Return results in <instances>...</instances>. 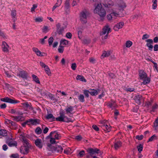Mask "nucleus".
I'll list each match as a JSON object with an SVG mask.
<instances>
[{
    "label": "nucleus",
    "mask_w": 158,
    "mask_h": 158,
    "mask_svg": "<svg viewBox=\"0 0 158 158\" xmlns=\"http://www.w3.org/2000/svg\"><path fill=\"white\" fill-rule=\"evenodd\" d=\"M94 13L98 14L102 18L105 16L106 15V11L105 10L102 8L101 3L97 4L94 10Z\"/></svg>",
    "instance_id": "1"
},
{
    "label": "nucleus",
    "mask_w": 158,
    "mask_h": 158,
    "mask_svg": "<svg viewBox=\"0 0 158 158\" xmlns=\"http://www.w3.org/2000/svg\"><path fill=\"white\" fill-rule=\"evenodd\" d=\"M101 126L106 132H109L111 131V126L109 124H108L107 121H102L101 123Z\"/></svg>",
    "instance_id": "2"
},
{
    "label": "nucleus",
    "mask_w": 158,
    "mask_h": 158,
    "mask_svg": "<svg viewBox=\"0 0 158 158\" xmlns=\"http://www.w3.org/2000/svg\"><path fill=\"white\" fill-rule=\"evenodd\" d=\"M87 12L86 11H82L81 12L80 15V20L82 23H85L87 22Z\"/></svg>",
    "instance_id": "3"
},
{
    "label": "nucleus",
    "mask_w": 158,
    "mask_h": 158,
    "mask_svg": "<svg viewBox=\"0 0 158 158\" xmlns=\"http://www.w3.org/2000/svg\"><path fill=\"white\" fill-rule=\"evenodd\" d=\"M31 146L30 144L25 145L20 147V152L23 154H27L29 152L30 147Z\"/></svg>",
    "instance_id": "4"
},
{
    "label": "nucleus",
    "mask_w": 158,
    "mask_h": 158,
    "mask_svg": "<svg viewBox=\"0 0 158 158\" xmlns=\"http://www.w3.org/2000/svg\"><path fill=\"white\" fill-rule=\"evenodd\" d=\"M51 136V137H52L56 140H58L60 139L61 136L60 134L56 131H54L51 132L49 135L47 136V138L50 137Z\"/></svg>",
    "instance_id": "5"
},
{
    "label": "nucleus",
    "mask_w": 158,
    "mask_h": 158,
    "mask_svg": "<svg viewBox=\"0 0 158 158\" xmlns=\"http://www.w3.org/2000/svg\"><path fill=\"white\" fill-rule=\"evenodd\" d=\"M6 143L10 147H12L17 146V143L12 138L8 137L6 138Z\"/></svg>",
    "instance_id": "6"
},
{
    "label": "nucleus",
    "mask_w": 158,
    "mask_h": 158,
    "mask_svg": "<svg viewBox=\"0 0 158 158\" xmlns=\"http://www.w3.org/2000/svg\"><path fill=\"white\" fill-rule=\"evenodd\" d=\"M1 100L3 102L10 103L11 104H16L19 102V101L15 99L6 97L1 99Z\"/></svg>",
    "instance_id": "7"
},
{
    "label": "nucleus",
    "mask_w": 158,
    "mask_h": 158,
    "mask_svg": "<svg viewBox=\"0 0 158 158\" xmlns=\"http://www.w3.org/2000/svg\"><path fill=\"white\" fill-rule=\"evenodd\" d=\"M119 14L117 13L113 12L108 15L107 16V18L109 21H112L116 19V17L118 16Z\"/></svg>",
    "instance_id": "8"
},
{
    "label": "nucleus",
    "mask_w": 158,
    "mask_h": 158,
    "mask_svg": "<svg viewBox=\"0 0 158 158\" xmlns=\"http://www.w3.org/2000/svg\"><path fill=\"white\" fill-rule=\"evenodd\" d=\"M35 145L40 149H41L44 145L43 142L41 139L37 138L35 140Z\"/></svg>",
    "instance_id": "9"
},
{
    "label": "nucleus",
    "mask_w": 158,
    "mask_h": 158,
    "mask_svg": "<svg viewBox=\"0 0 158 158\" xmlns=\"http://www.w3.org/2000/svg\"><path fill=\"white\" fill-rule=\"evenodd\" d=\"M100 150L97 148H89L87 149V152L90 155H92L96 153H98Z\"/></svg>",
    "instance_id": "10"
},
{
    "label": "nucleus",
    "mask_w": 158,
    "mask_h": 158,
    "mask_svg": "<svg viewBox=\"0 0 158 158\" xmlns=\"http://www.w3.org/2000/svg\"><path fill=\"white\" fill-rule=\"evenodd\" d=\"M17 75L20 77L26 79L27 78V73L24 71H20L17 73Z\"/></svg>",
    "instance_id": "11"
},
{
    "label": "nucleus",
    "mask_w": 158,
    "mask_h": 158,
    "mask_svg": "<svg viewBox=\"0 0 158 158\" xmlns=\"http://www.w3.org/2000/svg\"><path fill=\"white\" fill-rule=\"evenodd\" d=\"M2 51L6 52H7L9 51V46L5 41H3L2 44Z\"/></svg>",
    "instance_id": "12"
},
{
    "label": "nucleus",
    "mask_w": 158,
    "mask_h": 158,
    "mask_svg": "<svg viewBox=\"0 0 158 158\" xmlns=\"http://www.w3.org/2000/svg\"><path fill=\"white\" fill-rule=\"evenodd\" d=\"M110 32V28L108 24H106L103 28L102 31V35H105L106 34H108Z\"/></svg>",
    "instance_id": "13"
},
{
    "label": "nucleus",
    "mask_w": 158,
    "mask_h": 158,
    "mask_svg": "<svg viewBox=\"0 0 158 158\" xmlns=\"http://www.w3.org/2000/svg\"><path fill=\"white\" fill-rule=\"evenodd\" d=\"M146 41L147 43L146 45L148 48V49L152 51L153 47V46L152 45L153 43V40L152 39H149L147 40Z\"/></svg>",
    "instance_id": "14"
},
{
    "label": "nucleus",
    "mask_w": 158,
    "mask_h": 158,
    "mask_svg": "<svg viewBox=\"0 0 158 158\" xmlns=\"http://www.w3.org/2000/svg\"><path fill=\"white\" fill-rule=\"evenodd\" d=\"M20 138L22 140L23 142L25 145L30 144L28 142V140L27 139L26 135L25 134H22L20 135Z\"/></svg>",
    "instance_id": "15"
},
{
    "label": "nucleus",
    "mask_w": 158,
    "mask_h": 158,
    "mask_svg": "<svg viewBox=\"0 0 158 158\" xmlns=\"http://www.w3.org/2000/svg\"><path fill=\"white\" fill-rule=\"evenodd\" d=\"M64 118V114L63 113L60 112V116L56 118L55 119L56 121L60 122H67L66 120H65Z\"/></svg>",
    "instance_id": "16"
},
{
    "label": "nucleus",
    "mask_w": 158,
    "mask_h": 158,
    "mask_svg": "<svg viewBox=\"0 0 158 158\" xmlns=\"http://www.w3.org/2000/svg\"><path fill=\"white\" fill-rule=\"evenodd\" d=\"M139 75L140 79H143L148 77L147 73L143 70H140L139 71Z\"/></svg>",
    "instance_id": "17"
},
{
    "label": "nucleus",
    "mask_w": 158,
    "mask_h": 158,
    "mask_svg": "<svg viewBox=\"0 0 158 158\" xmlns=\"http://www.w3.org/2000/svg\"><path fill=\"white\" fill-rule=\"evenodd\" d=\"M10 112L12 114L19 115H21L23 114V113L21 112L19 110L17 109H11L10 111Z\"/></svg>",
    "instance_id": "18"
},
{
    "label": "nucleus",
    "mask_w": 158,
    "mask_h": 158,
    "mask_svg": "<svg viewBox=\"0 0 158 158\" xmlns=\"http://www.w3.org/2000/svg\"><path fill=\"white\" fill-rule=\"evenodd\" d=\"M124 23L123 22H120L117 24L114 27V29L115 31H118L119 29L122 28Z\"/></svg>",
    "instance_id": "19"
},
{
    "label": "nucleus",
    "mask_w": 158,
    "mask_h": 158,
    "mask_svg": "<svg viewBox=\"0 0 158 158\" xmlns=\"http://www.w3.org/2000/svg\"><path fill=\"white\" fill-rule=\"evenodd\" d=\"M107 106L112 109H114L117 106V105L114 101H111L108 103Z\"/></svg>",
    "instance_id": "20"
},
{
    "label": "nucleus",
    "mask_w": 158,
    "mask_h": 158,
    "mask_svg": "<svg viewBox=\"0 0 158 158\" xmlns=\"http://www.w3.org/2000/svg\"><path fill=\"white\" fill-rule=\"evenodd\" d=\"M142 97L141 95H138L134 97V99L136 103L140 104L141 103V100L142 99Z\"/></svg>",
    "instance_id": "21"
},
{
    "label": "nucleus",
    "mask_w": 158,
    "mask_h": 158,
    "mask_svg": "<svg viewBox=\"0 0 158 158\" xmlns=\"http://www.w3.org/2000/svg\"><path fill=\"white\" fill-rule=\"evenodd\" d=\"M32 50L38 56H44V55L42 54V52L39 50L37 48H32Z\"/></svg>",
    "instance_id": "22"
},
{
    "label": "nucleus",
    "mask_w": 158,
    "mask_h": 158,
    "mask_svg": "<svg viewBox=\"0 0 158 158\" xmlns=\"http://www.w3.org/2000/svg\"><path fill=\"white\" fill-rule=\"evenodd\" d=\"M63 150V148L60 146L57 145L55 148L54 151L56 152L61 153Z\"/></svg>",
    "instance_id": "23"
},
{
    "label": "nucleus",
    "mask_w": 158,
    "mask_h": 158,
    "mask_svg": "<svg viewBox=\"0 0 158 158\" xmlns=\"http://www.w3.org/2000/svg\"><path fill=\"white\" fill-rule=\"evenodd\" d=\"M122 143L120 141H115L114 143V147L115 149L117 150L121 147Z\"/></svg>",
    "instance_id": "24"
},
{
    "label": "nucleus",
    "mask_w": 158,
    "mask_h": 158,
    "mask_svg": "<svg viewBox=\"0 0 158 158\" xmlns=\"http://www.w3.org/2000/svg\"><path fill=\"white\" fill-rule=\"evenodd\" d=\"M46 118L48 119H51L52 122L55 120L54 117L51 114H48L46 116Z\"/></svg>",
    "instance_id": "25"
},
{
    "label": "nucleus",
    "mask_w": 158,
    "mask_h": 158,
    "mask_svg": "<svg viewBox=\"0 0 158 158\" xmlns=\"http://www.w3.org/2000/svg\"><path fill=\"white\" fill-rule=\"evenodd\" d=\"M29 121L30 122L31 124L33 125L39 124V120L37 119H32L31 118L29 119Z\"/></svg>",
    "instance_id": "26"
},
{
    "label": "nucleus",
    "mask_w": 158,
    "mask_h": 158,
    "mask_svg": "<svg viewBox=\"0 0 158 158\" xmlns=\"http://www.w3.org/2000/svg\"><path fill=\"white\" fill-rule=\"evenodd\" d=\"M65 111L67 114L70 113L73 110V107L72 106H68L65 109Z\"/></svg>",
    "instance_id": "27"
},
{
    "label": "nucleus",
    "mask_w": 158,
    "mask_h": 158,
    "mask_svg": "<svg viewBox=\"0 0 158 158\" xmlns=\"http://www.w3.org/2000/svg\"><path fill=\"white\" fill-rule=\"evenodd\" d=\"M110 52L109 51H104L103 52V53L102 55V58H104L106 57L109 56L110 55Z\"/></svg>",
    "instance_id": "28"
},
{
    "label": "nucleus",
    "mask_w": 158,
    "mask_h": 158,
    "mask_svg": "<svg viewBox=\"0 0 158 158\" xmlns=\"http://www.w3.org/2000/svg\"><path fill=\"white\" fill-rule=\"evenodd\" d=\"M7 135V131L5 130L1 129L0 130V135L6 136Z\"/></svg>",
    "instance_id": "29"
},
{
    "label": "nucleus",
    "mask_w": 158,
    "mask_h": 158,
    "mask_svg": "<svg viewBox=\"0 0 158 158\" xmlns=\"http://www.w3.org/2000/svg\"><path fill=\"white\" fill-rule=\"evenodd\" d=\"M89 94L92 96H96L98 95V93L97 90L93 89L89 90Z\"/></svg>",
    "instance_id": "30"
},
{
    "label": "nucleus",
    "mask_w": 158,
    "mask_h": 158,
    "mask_svg": "<svg viewBox=\"0 0 158 158\" xmlns=\"http://www.w3.org/2000/svg\"><path fill=\"white\" fill-rule=\"evenodd\" d=\"M78 99L80 102H83L85 101V97L83 94H80L78 96Z\"/></svg>",
    "instance_id": "31"
},
{
    "label": "nucleus",
    "mask_w": 158,
    "mask_h": 158,
    "mask_svg": "<svg viewBox=\"0 0 158 158\" xmlns=\"http://www.w3.org/2000/svg\"><path fill=\"white\" fill-rule=\"evenodd\" d=\"M76 79L77 80H80L82 81L86 82V80L82 76L78 75L76 77Z\"/></svg>",
    "instance_id": "32"
},
{
    "label": "nucleus",
    "mask_w": 158,
    "mask_h": 158,
    "mask_svg": "<svg viewBox=\"0 0 158 158\" xmlns=\"http://www.w3.org/2000/svg\"><path fill=\"white\" fill-rule=\"evenodd\" d=\"M46 140L49 139L50 142L52 144H54L56 143V139L50 136V137L47 138V136L46 138Z\"/></svg>",
    "instance_id": "33"
},
{
    "label": "nucleus",
    "mask_w": 158,
    "mask_h": 158,
    "mask_svg": "<svg viewBox=\"0 0 158 158\" xmlns=\"http://www.w3.org/2000/svg\"><path fill=\"white\" fill-rule=\"evenodd\" d=\"M32 77L34 81L38 84H39L40 83L39 80L37 76L34 75H32Z\"/></svg>",
    "instance_id": "34"
},
{
    "label": "nucleus",
    "mask_w": 158,
    "mask_h": 158,
    "mask_svg": "<svg viewBox=\"0 0 158 158\" xmlns=\"http://www.w3.org/2000/svg\"><path fill=\"white\" fill-rule=\"evenodd\" d=\"M11 15L12 16V19L14 22H15L16 20L15 17L16 16V13L15 10H13L11 13Z\"/></svg>",
    "instance_id": "35"
},
{
    "label": "nucleus",
    "mask_w": 158,
    "mask_h": 158,
    "mask_svg": "<svg viewBox=\"0 0 158 158\" xmlns=\"http://www.w3.org/2000/svg\"><path fill=\"white\" fill-rule=\"evenodd\" d=\"M143 80V81L142 83L144 85H146L147 84H148L150 81V79L148 78V77L145 78H144Z\"/></svg>",
    "instance_id": "36"
},
{
    "label": "nucleus",
    "mask_w": 158,
    "mask_h": 158,
    "mask_svg": "<svg viewBox=\"0 0 158 158\" xmlns=\"http://www.w3.org/2000/svg\"><path fill=\"white\" fill-rule=\"evenodd\" d=\"M14 120L17 121H19L22 120L23 117L21 116H14L13 117Z\"/></svg>",
    "instance_id": "37"
},
{
    "label": "nucleus",
    "mask_w": 158,
    "mask_h": 158,
    "mask_svg": "<svg viewBox=\"0 0 158 158\" xmlns=\"http://www.w3.org/2000/svg\"><path fill=\"white\" fill-rule=\"evenodd\" d=\"M5 123L8 124H11L12 126H15V124L14 122L8 119L6 120Z\"/></svg>",
    "instance_id": "38"
},
{
    "label": "nucleus",
    "mask_w": 158,
    "mask_h": 158,
    "mask_svg": "<svg viewBox=\"0 0 158 158\" xmlns=\"http://www.w3.org/2000/svg\"><path fill=\"white\" fill-rule=\"evenodd\" d=\"M69 42L68 40L65 39H63L61 40L60 41V44H63L64 45H66L68 44Z\"/></svg>",
    "instance_id": "39"
},
{
    "label": "nucleus",
    "mask_w": 158,
    "mask_h": 158,
    "mask_svg": "<svg viewBox=\"0 0 158 158\" xmlns=\"http://www.w3.org/2000/svg\"><path fill=\"white\" fill-rule=\"evenodd\" d=\"M126 7L125 3L123 2H121L120 4L119 5V7L121 9L125 8Z\"/></svg>",
    "instance_id": "40"
},
{
    "label": "nucleus",
    "mask_w": 158,
    "mask_h": 158,
    "mask_svg": "<svg viewBox=\"0 0 158 158\" xmlns=\"http://www.w3.org/2000/svg\"><path fill=\"white\" fill-rule=\"evenodd\" d=\"M45 68V70L47 74L48 75L50 76L51 75V73L50 71V70L49 69V68L47 66Z\"/></svg>",
    "instance_id": "41"
},
{
    "label": "nucleus",
    "mask_w": 158,
    "mask_h": 158,
    "mask_svg": "<svg viewBox=\"0 0 158 158\" xmlns=\"http://www.w3.org/2000/svg\"><path fill=\"white\" fill-rule=\"evenodd\" d=\"M42 132V130L40 127H37L35 130V132L38 135L40 134Z\"/></svg>",
    "instance_id": "42"
},
{
    "label": "nucleus",
    "mask_w": 158,
    "mask_h": 158,
    "mask_svg": "<svg viewBox=\"0 0 158 158\" xmlns=\"http://www.w3.org/2000/svg\"><path fill=\"white\" fill-rule=\"evenodd\" d=\"M83 93L86 97L88 98L89 97V90H84Z\"/></svg>",
    "instance_id": "43"
},
{
    "label": "nucleus",
    "mask_w": 158,
    "mask_h": 158,
    "mask_svg": "<svg viewBox=\"0 0 158 158\" xmlns=\"http://www.w3.org/2000/svg\"><path fill=\"white\" fill-rule=\"evenodd\" d=\"M132 44V42L129 40L127 41L126 43V46L127 48H130Z\"/></svg>",
    "instance_id": "44"
},
{
    "label": "nucleus",
    "mask_w": 158,
    "mask_h": 158,
    "mask_svg": "<svg viewBox=\"0 0 158 158\" xmlns=\"http://www.w3.org/2000/svg\"><path fill=\"white\" fill-rule=\"evenodd\" d=\"M157 137L156 135H154L150 138L148 141V142L152 141L154 140V139H156Z\"/></svg>",
    "instance_id": "45"
},
{
    "label": "nucleus",
    "mask_w": 158,
    "mask_h": 158,
    "mask_svg": "<svg viewBox=\"0 0 158 158\" xmlns=\"http://www.w3.org/2000/svg\"><path fill=\"white\" fill-rule=\"evenodd\" d=\"M64 28L63 27L61 28L60 29H57V32L59 35L61 34L64 31Z\"/></svg>",
    "instance_id": "46"
},
{
    "label": "nucleus",
    "mask_w": 158,
    "mask_h": 158,
    "mask_svg": "<svg viewBox=\"0 0 158 158\" xmlns=\"http://www.w3.org/2000/svg\"><path fill=\"white\" fill-rule=\"evenodd\" d=\"M54 39L53 37H50L48 39V42L50 46L52 44L53 41Z\"/></svg>",
    "instance_id": "47"
},
{
    "label": "nucleus",
    "mask_w": 158,
    "mask_h": 158,
    "mask_svg": "<svg viewBox=\"0 0 158 158\" xmlns=\"http://www.w3.org/2000/svg\"><path fill=\"white\" fill-rule=\"evenodd\" d=\"M30 103H28L27 102H25L22 103L21 104L24 108H27L29 106V105H30Z\"/></svg>",
    "instance_id": "48"
},
{
    "label": "nucleus",
    "mask_w": 158,
    "mask_h": 158,
    "mask_svg": "<svg viewBox=\"0 0 158 158\" xmlns=\"http://www.w3.org/2000/svg\"><path fill=\"white\" fill-rule=\"evenodd\" d=\"M43 20V18L40 17H38L35 19V21L36 22H40Z\"/></svg>",
    "instance_id": "49"
},
{
    "label": "nucleus",
    "mask_w": 158,
    "mask_h": 158,
    "mask_svg": "<svg viewBox=\"0 0 158 158\" xmlns=\"http://www.w3.org/2000/svg\"><path fill=\"white\" fill-rule=\"evenodd\" d=\"M152 109L151 111H154L155 110L158 108V105L157 104H155L152 106Z\"/></svg>",
    "instance_id": "50"
},
{
    "label": "nucleus",
    "mask_w": 158,
    "mask_h": 158,
    "mask_svg": "<svg viewBox=\"0 0 158 158\" xmlns=\"http://www.w3.org/2000/svg\"><path fill=\"white\" fill-rule=\"evenodd\" d=\"M58 51L60 53H63L64 51L63 47L62 46L61 44H60L59 47L58 49Z\"/></svg>",
    "instance_id": "51"
},
{
    "label": "nucleus",
    "mask_w": 158,
    "mask_h": 158,
    "mask_svg": "<svg viewBox=\"0 0 158 158\" xmlns=\"http://www.w3.org/2000/svg\"><path fill=\"white\" fill-rule=\"evenodd\" d=\"M69 6V0H66L65 2V7L68 9Z\"/></svg>",
    "instance_id": "52"
},
{
    "label": "nucleus",
    "mask_w": 158,
    "mask_h": 158,
    "mask_svg": "<svg viewBox=\"0 0 158 158\" xmlns=\"http://www.w3.org/2000/svg\"><path fill=\"white\" fill-rule=\"evenodd\" d=\"M138 151L140 152L143 150V146L141 144H140L137 147Z\"/></svg>",
    "instance_id": "53"
},
{
    "label": "nucleus",
    "mask_w": 158,
    "mask_h": 158,
    "mask_svg": "<svg viewBox=\"0 0 158 158\" xmlns=\"http://www.w3.org/2000/svg\"><path fill=\"white\" fill-rule=\"evenodd\" d=\"M71 68L73 70H75L77 68L76 64L75 63L72 64L71 66Z\"/></svg>",
    "instance_id": "54"
},
{
    "label": "nucleus",
    "mask_w": 158,
    "mask_h": 158,
    "mask_svg": "<svg viewBox=\"0 0 158 158\" xmlns=\"http://www.w3.org/2000/svg\"><path fill=\"white\" fill-rule=\"evenodd\" d=\"M85 154V151L82 150L80 151L78 154V156L81 157H83Z\"/></svg>",
    "instance_id": "55"
},
{
    "label": "nucleus",
    "mask_w": 158,
    "mask_h": 158,
    "mask_svg": "<svg viewBox=\"0 0 158 158\" xmlns=\"http://www.w3.org/2000/svg\"><path fill=\"white\" fill-rule=\"evenodd\" d=\"M134 89L132 88H128L125 89L126 91L127 92H132L134 91Z\"/></svg>",
    "instance_id": "56"
},
{
    "label": "nucleus",
    "mask_w": 158,
    "mask_h": 158,
    "mask_svg": "<svg viewBox=\"0 0 158 158\" xmlns=\"http://www.w3.org/2000/svg\"><path fill=\"white\" fill-rule=\"evenodd\" d=\"M48 27L47 26H44L43 29V32L44 33H46L48 31Z\"/></svg>",
    "instance_id": "57"
},
{
    "label": "nucleus",
    "mask_w": 158,
    "mask_h": 158,
    "mask_svg": "<svg viewBox=\"0 0 158 158\" xmlns=\"http://www.w3.org/2000/svg\"><path fill=\"white\" fill-rule=\"evenodd\" d=\"M72 35L71 33L69 32L66 33V36L67 38L71 39L72 37Z\"/></svg>",
    "instance_id": "58"
},
{
    "label": "nucleus",
    "mask_w": 158,
    "mask_h": 158,
    "mask_svg": "<svg viewBox=\"0 0 158 158\" xmlns=\"http://www.w3.org/2000/svg\"><path fill=\"white\" fill-rule=\"evenodd\" d=\"M143 137V135H137L136 136V138L137 139H138L139 140H141L142 139Z\"/></svg>",
    "instance_id": "59"
},
{
    "label": "nucleus",
    "mask_w": 158,
    "mask_h": 158,
    "mask_svg": "<svg viewBox=\"0 0 158 158\" xmlns=\"http://www.w3.org/2000/svg\"><path fill=\"white\" fill-rule=\"evenodd\" d=\"M37 7V5L36 4H33L32 7L31 9V11L32 12L35 11V9Z\"/></svg>",
    "instance_id": "60"
},
{
    "label": "nucleus",
    "mask_w": 158,
    "mask_h": 158,
    "mask_svg": "<svg viewBox=\"0 0 158 158\" xmlns=\"http://www.w3.org/2000/svg\"><path fill=\"white\" fill-rule=\"evenodd\" d=\"M149 37V35L147 34L143 35L142 37V39L145 40L148 38Z\"/></svg>",
    "instance_id": "61"
},
{
    "label": "nucleus",
    "mask_w": 158,
    "mask_h": 158,
    "mask_svg": "<svg viewBox=\"0 0 158 158\" xmlns=\"http://www.w3.org/2000/svg\"><path fill=\"white\" fill-rule=\"evenodd\" d=\"M154 124L155 127H157L158 126V117L156 119L154 123Z\"/></svg>",
    "instance_id": "62"
},
{
    "label": "nucleus",
    "mask_w": 158,
    "mask_h": 158,
    "mask_svg": "<svg viewBox=\"0 0 158 158\" xmlns=\"http://www.w3.org/2000/svg\"><path fill=\"white\" fill-rule=\"evenodd\" d=\"M89 61L90 62L92 63H95L96 60L93 57H91L89 59Z\"/></svg>",
    "instance_id": "63"
},
{
    "label": "nucleus",
    "mask_w": 158,
    "mask_h": 158,
    "mask_svg": "<svg viewBox=\"0 0 158 158\" xmlns=\"http://www.w3.org/2000/svg\"><path fill=\"white\" fill-rule=\"evenodd\" d=\"M12 158H19V156L17 154H12L11 156Z\"/></svg>",
    "instance_id": "64"
}]
</instances>
